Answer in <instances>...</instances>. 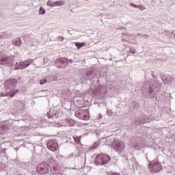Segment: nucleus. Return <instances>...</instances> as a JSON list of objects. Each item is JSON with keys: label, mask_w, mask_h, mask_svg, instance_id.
Instances as JSON below:
<instances>
[{"label": "nucleus", "mask_w": 175, "mask_h": 175, "mask_svg": "<svg viewBox=\"0 0 175 175\" xmlns=\"http://www.w3.org/2000/svg\"><path fill=\"white\" fill-rule=\"evenodd\" d=\"M14 46H20L21 44V38H18L12 41Z\"/></svg>", "instance_id": "1a4fd4ad"}, {"label": "nucleus", "mask_w": 175, "mask_h": 175, "mask_svg": "<svg viewBox=\"0 0 175 175\" xmlns=\"http://www.w3.org/2000/svg\"><path fill=\"white\" fill-rule=\"evenodd\" d=\"M75 46L79 50V49H81V47H83V46H85V43H84V42H81V43L75 42Z\"/></svg>", "instance_id": "ddd939ff"}, {"label": "nucleus", "mask_w": 175, "mask_h": 175, "mask_svg": "<svg viewBox=\"0 0 175 175\" xmlns=\"http://www.w3.org/2000/svg\"><path fill=\"white\" fill-rule=\"evenodd\" d=\"M62 40H64V37H60Z\"/></svg>", "instance_id": "393cba45"}, {"label": "nucleus", "mask_w": 175, "mask_h": 175, "mask_svg": "<svg viewBox=\"0 0 175 175\" xmlns=\"http://www.w3.org/2000/svg\"><path fill=\"white\" fill-rule=\"evenodd\" d=\"M10 92H6V93H1L0 96L3 97V96H10Z\"/></svg>", "instance_id": "a211bd4d"}, {"label": "nucleus", "mask_w": 175, "mask_h": 175, "mask_svg": "<svg viewBox=\"0 0 175 175\" xmlns=\"http://www.w3.org/2000/svg\"><path fill=\"white\" fill-rule=\"evenodd\" d=\"M68 65V59L65 57H60L56 60V66L59 69H64L66 68Z\"/></svg>", "instance_id": "20e7f679"}, {"label": "nucleus", "mask_w": 175, "mask_h": 175, "mask_svg": "<svg viewBox=\"0 0 175 175\" xmlns=\"http://www.w3.org/2000/svg\"><path fill=\"white\" fill-rule=\"evenodd\" d=\"M137 9H140V10H144L146 9V7L142 5H138Z\"/></svg>", "instance_id": "6ab92c4d"}, {"label": "nucleus", "mask_w": 175, "mask_h": 175, "mask_svg": "<svg viewBox=\"0 0 175 175\" xmlns=\"http://www.w3.org/2000/svg\"><path fill=\"white\" fill-rule=\"evenodd\" d=\"M8 84H14V85H16V84H17V80H16V79H9V80H7L5 82V85H6Z\"/></svg>", "instance_id": "9b49d317"}, {"label": "nucleus", "mask_w": 175, "mask_h": 175, "mask_svg": "<svg viewBox=\"0 0 175 175\" xmlns=\"http://www.w3.org/2000/svg\"><path fill=\"white\" fill-rule=\"evenodd\" d=\"M47 148L50 150L51 151L55 152L58 150V143L55 142V140H49L48 141L47 144Z\"/></svg>", "instance_id": "39448f33"}, {"label": "nucleus", "mask_w": 175, "mask_h": 175, "mask_svg": "<svg viewBox=\"0 0 175 175\" xmlns=\"http://www.w3.org/2000/svg\"><path fill=\"white\" fill-rule=\"evenodd\" d=\"M110 161V156L105 154H99L96 157V162L98 166L100 165H106Z\"/></svg>", "instance_id": "7ed1b4c3"}, {"label": "nucleus", "mask_w": 175, "mask_h": 175, "mask_svg": "<svg viewBox=\"0 0 175 175\" xmlns=\"http://www.w3.org/2000/svg\"><path fill=\"white\" fill-rule=\"evenodd\" d=\"M64 5V1H59L54 3L53 5H50V6H62Z\"/></svg>", "instance_id": "4468645a"}, {"label": "nucleus", "mask_w": 175, "mask_h": 175, "mask_svg": "<svg viewBox=\"0 0 175 175\" xmlns=\"http://www.w3.org/2000/svg\"><path fill=\"white\" fill-rule=\"evenodd\" d=\"M130 5H131L132 8H135V9H137L138 5H136V4L133 3H130Z\"/></svg>", "instance_id": "412c9836"}, {"label": "nucleus", "mask_w": 175, "mask_h": 175, "mask_svg": "<svg viewBox=\"0 0 175 175\" xmlns=\"http://www.w3.org/2000/svg\"><path fill=\"white\" fill-rule=\"evenodd\" d=\"M18 92V90H16L9 92L10 98H13V96H14V95H16V94H17Z\"/></svg>", "instance_id": "2eb2a0df"}, {"label": "nucleus", "mask_w": 175, "mask_h": 175, "mask_svg": "<svg viewBox=\"0 0 175 175\" xmlns=\"http://www.w3.org/2000/svg\"><path fill=\"white\" fill-rule=\"evenodd\" d=\"M49 161H50L51 163H53V165L55 164V161H54V159H49Z\"/></svg>", "instance_id": "4be33fe9"}, {"label": "nucleus", "mask_w": 175, "mask_h": 175, "mask_svg": "<svg viewBox=\"0 0 175 175\" xmlns=\"http://www.w3.org/2000/svg\"><path fill=\"white\" fill-rule=\"evenodd\" d=\"M37 170L40 173H42V174L49 173V164H47L46 163H42L38 166Z\"/></svg>", "instance_id": "423d86ee"}, {"label": "nucleus", "mask_w": 175, "mask_h": 175, "mask_svg": "<svg viewBox=\"0 0 175 175\" xmlns=\"http://www.w3.org/2000/svg\"><path fill=\"white\" fill-rule=\"evenodd\" d=\"M50 166H53V165L50 164Z\"/></svg>", "instance_id": "bb28decb"}, {"label": "nucleus", "mask_w": 175, "mask_h": 175, "mask_svg": "<svg viewBox=\"0 0 175 175\" xmlns=\"http://www.w3.org/2000/svg\"><path fill=\"white\" fill-rule=\"evenodd\" d=\"M113 146L117 151H124L125 150V144L122 141H115Z\"/></svg>", "instance_id": "0eeeda50"}, {"label": "nucleus", "mask_w": 175, "mask_h": 175, "mask_svg": "<svg viewBox=\"0 0 175 175\" xmlns=\"http://www.w3.org/2000/svg\"><path fill=\"white\" fill-rule=\"evenodd\" d=\"M146 122H144V121H140L139 122V124H144Z\"/></svg>", "instance_id": "b1692460"}, {"label": "nucleus", "mask_w": 175, "mask_h": 175, "mask_svg": "<svg viewBox=\"0 0 175 175\" xmlns=\"http://www.w3.org/2000/svg\"><path fill=\"white\" fill-rule=\"evenodd\" d=\"M53 170L55 172V174H58V173L61 172V170L59 169V167L57 165H53Z\"/></svg>", "instance_id": "f8f14e48"}, {"label": "nucleus", "mask_w": 175, "mask_h": 175, "mask_svg": "<svg viewBox=\"0 0 175 175\" xmlns=\"http://www.w3.org/2000/svg\"><path fill=\"white\" fill-rule=\"evenodd\" d=\"M46 83H47V79L45 78L44 79H41L40 81V84H41V85H43V84H46Z\"/></svg>", "instance_id": "f3484780"}, {"label": "nucleus", "mask_w": 175, "mask_h": 175, "mask_svg": "<svg viewBox=\"0 0 175 175\" xmlns=\"http://www.w3.org/2000/svg\"><path fill=\"white\" fill-rule=\"evenodd\" d=\"M70 62H72V60H70Z\"/></svg>", "instance_id": "cd10ccee"}, {"label": "nucleus", "mask_w": 175, "mask_h": 175, "mask_svg": "<svg viewBox=\"0 0 175 175\" xmlns=\"http://www.w3.org/2000/svg\"><path fill=\"white\" fill-rule=\"evenodd\" d=\"M32 62H33V60L31 59L20 62L18 64V66H16V69H25V68H28V66H29Z\"/></svg>", "instance_id": "6e6552de"}, {"label": "nucleus", "mask_w": 175, "mask_h": 175, "mask_svg": "<svg viewBox=\"0 0 175 175\" xmlns=\"http://www.w3.org/2000/svg\"><path fill=\"white\" fill-rule=\"evenodd\" d=\"M75 116L77 118L83 121H88L90 118L88 109H79L76 111Z\"/></svg>", "instance_id": "f03ea898"}, {"label": "nucleus", "mask_w": 175, "mask_h": 175, "mask_svg": "<svg viewBox=\"0 0 175 175\" xmlns=\"http://www.w3.org/2000/svg\"><path fill=\"white\" fill-rule=\"evenodd\" d=\"M110 175H120V174H117V173H111Z\"/></svg>", "instance_id": "5701e85b"}, {"label": "nucleus", "mask_w": 175, "mask_h": 175, "mask_svg": "<svg viewBox=\"0 0 175 175\" xmlns=\"http://www.w3.org/2000/svg\"><path fill=\"white\" fill-rule=\"evenodd\" d=\"M46 13V10L41 7L39 10V14H44Z\"/></svg>", "instance_id": "dca6fc26"}, {"label": "nucleus", "mask_w": 175, "mask_h": 175, "mask_svg": "<svg viewBox=\"0 0 175 175\" xmlns=\"http://www.w3.org/2000/svg\"><path fill=\"white\" fill-rule=\"evenodd\" d=\"M48 5H50V1L48 2Z\"/></svg>", "instance_id": "a878e982"}, {"label": "nucleus", "mask_w": 175, "mask_h": 175, "mask_svg": "<svg viewBox=\"0 0 175 175\" xmlns=\"http://www.w3.org/2000/svg\"><path fill=\"white\" fill-rule=\"evenodd\" d=\"M130 53L131 54H135L136 53V49H135V48H131L130 49Z\"/></svg>", "instance_id": "aec40b11"}, {"label": "nucleus", "mask_w": 175, "mask_h": 175, "mask_svg": "<svg viewBox=\"0 0 175 175\" xmlns=\"http://www.w3.org/2000/svg\"><path fill=\"white\" fill-rule=\"evenodd\" d=\"M66 122V124L69 125V126H75V125L76 124V122H75V120L72 119H67Z\"/></svg>", "instance_id": "9d476101"}, {"label": "nucleus", "mask_w": 175, "mask_h": 175, "mask_svg": "<svg viewBox=\"0 0 175 175\" xmlns=\"http://www.w3.org/2000/svg\"><path fill=\"white\" fill-rule=\"evenodd\" d=\"M148 166L151 173H158V172H161V170H162V165L158 160L150 161Z\"/></svg>", "instance_id": "f257e3e1"}]
</instances>
